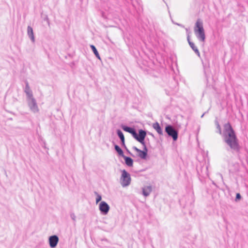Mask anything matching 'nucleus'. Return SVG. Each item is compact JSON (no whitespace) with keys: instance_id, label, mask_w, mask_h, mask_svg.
Instances as JSON below:
<instances>
[{"instance_id":"nucleus-1","label":"nucleus","mask_w":248,"mask_h":248,"mask_svg":"<svg viewBox=\"0 0 248 248\" xmlns=\"http://www.w3.org/2000/svg\"><path fill=\"white\" fill-rule=\"evenodd\" d=\"M224 137L225 142L232 150L237 151L239 145L234 132L229 123L226 124L224 126Z\"/></svg>"},{"instance_id":"nucleus-2","label":"nucleus","mask_w":248,"mask_h":248,"mask_svg":"<svg viewBox=\"0 0 248 248\" xmlns=\"http://www.w3.org/2000/svg\"><path fill=\"white\" fill-rule=\"evenodd\" d=\"M25 92L27 95V101L30 110L33 113H37L39 111L36 100L33 96L31 90L30 89L28 84L26 85Z\"/></svg>"},{"instance_id":"nucleus-3","label":"nucleus","mask_w":248,"mask_h":248,"mask_svg":"<svg viewBox=\"0 0 248 248\" xmlns=\"http://www.w3.org/2000/svg\"><path fill=\"white\" fill-rule=\"evenodd\" d=\"M194 31L198 40L204 43L205 40V34L202 19H198L197 20L194 28Z\"/></svg>"},{"instance_id":"nucleus-4","label":"nucleus","mask_w":248,"mask_h":248,"mask_svg":"<svg viewBox=\"0 0 248 248\" xmlns=\"http://www.w3.org/2000/svg\"><path fill=\"white\" fill-rule=\"evenodd\" d=\"M122 129L124 131L131 134L133 137L141 144H144V140L146 135V133L145 131L142 129L140 130L139 135H138L134 129L132 128L126 126H123Z\"/></svg>"},{"instance_id":"nucleus-5","label":"nucleus","mask_w":248,"mask_h":248,"mask_svg":"<svg viewBox=\"0 0 248 248\" xmlns=\"http://www.w3.org/2000/svg\"><path fill=\"white\" fill-rule=\"evenodd\" d=\"M131 181L130 175L125 170H122V174L120 179V183L121 186L123 187H126L128 186Z\"/></svg>"},{"instance_id":"nucleus-6","label":"nucleus","mask_w":248,"mask_h":248,"mask_svg":"<svg viewBox=\"0 0 248 248\" xmlns=\"http://www.w3.org/2000/svg\"><path fill=\"white\" fill-rule=\"evenodd\" d=\"M165 131L168 135L171 137L173 140L175 141L178 138V132L174 128L170 125H168L165 127Z\"/></svg>"},{"instance_id":"nucleus-7","label":"nucleus","mask_w":248,"mask_h":248,"mask_svg":"<svg viewBox=\"0 0 248 248\" xmlns=\"http://www.w3.org/2000/svg\"><path fill=\"white\" fill-rule=\"evenodd\" d=\"M142 145L144 147L143 151L139 149L135 146L133 147L132 149L137 152L138 155L140 157L141 159H145L147 156L148 150L144 142V144Z\"/></svg>"},{"instance_id":"nucleus-8","label":"nucleus","mask_w":248,"mask_h":248,"mask_svg":"<svg viewBox=\"0 0 248 248\" xmlns=\"http://www.w3.org/2000/svg\"><path fill=\"white\" fill-rule=\"evenodd\" d=\"M109 209V206L104 201L101 202L99 204V209L104 215H106L108 213Z\"/></svg>"},{"instance_id":"nucleus-9","label":"nucleus","mask_w":248,"mask_h":248,"mask_svg":"<svg viewBox=\"0 0 248 248\" xmlns=\"http://www.w3.org/2000/svg\"><path fill=\"white\" fill-rule=\"evenodd\" d=\"M59 237L57 235H53L49 236L48 238L49 246L51 248H55L59 242Z\"/></svg>"},{"instance_id":"nucleus-10","label":"nucleus","mask_w":248,"mask_h":248,"mask_svg":"<svg viewBox=\"0 0 248 248\" xmlns=\"http://www.w3.org/2000/svg\"><path fill=\"white\" fill-rule=\"evenodd\" d=\"M27 34L32 43L35 42V37L33 31V29L29 26L27 27Z\"/></svg>"},{"instance_id":"nucleus-11","label":"nucleus","mask_w":248,"mask_h":248,"mask_svg":"<svg viewBox=\"0 0 248 248\" xmlns=\"http://www.w3.org/2000/svg\"><path fill=\"white\" fill-rule=\"evenodd\" d=\"M142 194L145 197L148 196L152 190V188L151 186H144L142 188Z\"/></svg>"},{"instance_id":"nucleus-12","label":"nucleus","mask_w":248,"mask_h":248,"mask_svg":"<svg viewBox=\"0 0 248 248\" xmlns=\"http://www.w3.org/2000/svg\"><path fill=\"white\" fill-rule=\"evenodd\" d=\"M187 40L188 44H189V46H190V47H191V48L195 52V53L196 54H197V55L199 57H200V52H199L197 47L196 46H195V44L193 42H192L190 41V37H189V35L187 36Z\"/></svg>"},{"instance_id":"nucleus-13","label":"nucleus","mask_w":248,"mask_h":248,"mask_svg":"<svg viewBox=\"0 0 248 248\" xmlns=\"http://www.w3.org/2000/svg\"><path fill=\"white\" fill-rule=\"evenodd\" d=\"M153 127L158 133V134L163 135V131L159 124L157 122L153 124Z\"/></svg>"},{"instance_id":"nucleus-14","label":"nucleus","mask_w":248,"mask_h":248,"mask_svg":"<svg viewBox=\"0 0 248 248\" xmlns=\"http://www.w3.org/2000/svg\"><path fill=\"white\" fill-rule=\"evenodd\" d=\"M123 157L125 160V164L127 166L129 167H132L133 166V160L131 158L125 156V155H124Z\"/></svg>"},{"instance_id":"nucleus-15","label":"nucleus","mask_w":248,"mask_h":248,"mask_svg":"<svg viewBox=\"0 0 248 248\" xmlns=\"http://www.w3.org/2000/svg\"><path fill=\"white\" fill-rule=\"evenodd\" d=\"M117 133L118 136L120 138V139L122 142V144H124V136L123 133L120 130H117Z\"/></svg>"},{"instance_id":"nucleus-16","label":"nucleus","mask_w":248,"mask_h":248,"mask_svg":"<svg viewBox=\"0 0 248 248\" xmlns=\"http://www.w3.org/2000/svg\"><path fill=\"white\" fill-rule=\"evenodd\" d=\"M90 47L91 48H92L93 51V52L94 55H95V56L99 60L101 59L100 58V55L96 48V47H95L93 45H91L90 46Z\"/></svg>"},{"instance_id":"nucleus-17","label":"nucleus","mask_w":248,"mask_h":248,"mask_svg":"<svg viewBox=\"0 0 248 248\" xmlns=\"http://www.w3.org/2000/svg\"><path fill=\"white\" fill-rule=\"evenodd\" d=\"M114 148L115 150L117 151V152L120 156H122L123 157L124 155L123 150L120 148V147L118 145H115Z\"/></svg>"},{"instance_id":"nucleus-18","label":"nucleus","mask_w":248,"mask_h":248,"mask_svg":"<svg viewBox=\"0 0 248 248\" xmlns=\"http://www.w3.org/2000/svg\"><path fill=\"white\" fill-rule=\"evenodd\" d=\"M96 203H98L99 202H100L102 200V197L100 195L96 193Z\"/></svg>"},{"instance_id":"nucleus-19","label":"nucleus","mask_w":248,"mask_h":248,"mask_svg":"<svg viewBox=\"0 0 248 248\" xmlns=\"http://www.w3.org/2000/svg\"><path fill=\"white\" fill-rule=\"evenodd\" d=\"M216 125L217 126V128L218 129V132L220 134H221V127L219 124V123H218L217 121H216Z\"/></svg>"},{"instance_id":"nucleus-20","label":"nucleus","mask_w":248,"mask_h":248,"mask_svg":"<svg viewBox=\"0 0 248 248\" xmlns=\"http://www.w3.org/2000/svg\"><path fill=\"white\" fill-rule=\"evenodd\" d=\"M70 217H71V219L73 220L76 221V215L74 213H71L70 214Z\"/></svg>"},{"instance_id":"nucleus-21","label":"nucleus","mask_w":248,"mask_h":248,"mask_svg":"<svg viewBox=\"0 0 248 248\" xmlns=\"http://www.w3.org/2000/svg\"><path fill=\"white\" fill-rule=\"evenodd\" d=\"M241 198V195L239 193H237L236 196V199L235 201H237V200L240 199Z\"/></svg>"},{"instance_id":"nucleus-22","label":"nucleus","mask_w":248,"mask_h":248,"mask_svg":"<svg viewBox=\"0 0 248 248\" xmlns=\"http://www.w3.org/2000/svg\"><path fill=\"white\" fill-rule=\"evenodd\" d=\"M203 115L204 114H202L201 117H202L203 116Z\"/></svg>"}]
</instances>
